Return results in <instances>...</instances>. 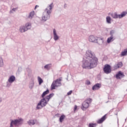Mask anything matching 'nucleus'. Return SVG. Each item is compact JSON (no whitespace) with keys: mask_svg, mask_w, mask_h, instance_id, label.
Returning a JSON list of instances; mask_svg holds the SVG:
<instances>
[{"mask_svg":"<svg viewBox=\"0 0 127 127\" xmlns=\"http://www.w3.org/2000/svg\"><path fill=\"white\" fill-rule=\"evenodd\" d=\"M53 7H54V4H53V3H51L45 9L42 15V21H47L50 18V15L52 13Z\"/></svg>","mask_w":127,"mask_h":127,"instance_id":"nucleus-3","label":"nucleus"},{"mask_svg":"<svg viewBox=\"0 0 127 127\" xmlns=\"http://www.w3.org/2000/svg\"><path fill=\"white\" fill-rule=\"evenodd\" d=\"M51 67V64H46L44 66V68L46 69L47 70H49Z\"/></svg>","mask_w":127,"mask_h":127,"instance_id":"nucleus-32","label":"nucleus"},{"mask_svg":"<svg viewBox=\"0 0 127 127\" xmlns=\"http://www.w3.org/2000/svg\"><path fill=\"white\" fill-rule=\"evenodd\" d=\"M3 60L2 59V58L0 56V67H3Z\"/></svg>","mask_w":127,"mask_h":127,"instance_id":"nucleus-30","label":"nucleus"},{"mask_svg":"<svg viewBox=\"0 0 127 127\" xmlns=\"http://www.w3.org/2000/svg\"><path fill=\"white\" fill-rule=\"evenodd\" d=\"M72 92L73 91L72 90H70L68 92H67L68 96H70V95H71V94H72Z\"/></svg>","mask_w":127,"mask_h":127,"instance_id":"nucleus-37","label":"nucleus"},{"mask_svg":"<svg viewBox=\"0 0 127 127\" xmlns=\"http://www.w3.org/2000/svg\"><path fill=\"white\" fill-rule=\"evenodd\" d=\"M23 124V119L21 118L18 117L16 119V127H20Z\"/></svg>","mask_w":127,"mask_h":127,"instance_id":"nucleus-11","label":"nucleus"},{"mask_svg":"<svg viewBox=\"0 0 127 127\" xmlns=\"http://www.w3.org/2000/svg\"><path fill=\"white\" fill-rule=\"evenodd\" d=\"M1 101H2V99H1V98H0V103L1 102Z\"/></svg>","mask_w":127,"mask_h":127,"instance_id":"nucleus-39","label":"nucleus"},{"mask_svg":"<svg viewBox=\"0 0 127 127\" xmlns=\"http://www.w3.org/2000/svg\"><path fill=\"white\" fill-rule=\"evenodd\" d=\"M92 102V99L91 98H88L82 103V107H81V109L82 111H86L88 108H89V104Z\"/></svg>","mask_w":127,"mask_h":127,"instance_id":"nucleus-7","label":"nucleus"},{"mask_svg":"<svg viewBox=\"0 0 127 127\" xmlns=\"http://www.w3.org/2000/svg\"><path fill=\"white\" fill-rule=\"evenodd\" d=\"M127 49H125L123 51L121 52L120 55L121 57H123V56H127Z\"/></svg>","mask_w":127,"mask_h":127,"instance_id":"nucleus-22","label":"nucleus"},{"mask_svg":"<svg viewBox=\"0 0 127 127\" xmlns=\"http://www.w3.org/2000/svg\"><path fill=\"white\" fill-rule=\"evenodd\" d=\"M14 126H16V120H11L10 127H14Z\"/></svg>","mask_w":127,"mask_h":127,"instance_id":"nucleus-25","label":"nucleus"},{"mask_svg":"<svg viewBox=\"0 0 127 127\" xmlns=\"http://www.w3.org/2000/svg\"><path fill=\"white\" fill-rule=\"evenodd\" d=\"M112 18L117 19V18H120V14H118L116 12L111 14Z\"/></svg>","mask_w":127,"mask_h":127,"instance_id":"nucleus-17","label":"nucleus"},{"mask_svg":"<svg viewBox=\"0 0 127 127\" xmlns=\"http://www.w3.org/2000/svg\"><path fill=\"white\" fill-rule=\"evenodd\" d=\"M14 81H15V76L13 75L10 76L8 78L7 81L6 82V87L8 88L11 86V84L13 83Z\"/></svg>","mask_w":127,"mask_h":127,"instance_id":"nucleus-8","label":"nucleus"},{"mask_svg":"<svg viewBox=\"0 0 127 127\" xmlns=\"http://www.w3.org/2000/svg\"><path fill=\"white\" fill-rule=\"evenodd\" d=\"M103 71L105 74H110L112 72V67L110 64H105L103 68Z\"/></svg>","mask_w":127,"mask_h":127,"instance_id":"nucleus-9","label":"nucleus"},{"mask_svg":"<svg viewBox=\"0 0 127 127\" xmlns=\"http://www.w3.org/2000/svg\"><path fill=\"white\" fill-rule=\"evenodd\" d=\"M64 119H65V116L62 115L60 117V123H62V122H63V120H64Z\"/></svg>","mask_w":127,"mask_h":127,"instance_id":"nucleus-33","label":"nucleus"},{"mask_svg":"<svg viewBox=\"0 0 127 127\" xmlns=\"http://www.w3.org/2000/svg\"><path fill=\"white\" fill-rule=\"evenodd\" d=\"M34 14H35L34 11H32L30 12L28 15L29 18H30V19H32L33 16H34Z\"/></svg>","mask_w":127,"mask_h":127,"instance_id":"nucleus-26","label":"nucleus"},{"mask_svg":"<svg viewBox=\"0 0 127 127\" xmlns=\"http://www.w3.org/2000/svg\"><path fill=\"white\" fill-rule=\"evenodd\" d=\"M53 35H54V40L55 41H57V40H59V36L57 35V32L56 31V29H53Z\"/></svg>","mask_w":127,"mask_h":127,"instance_id":"nucleus-13","label":"nucleus"},{"mask_svg":"<svg viewBox=\"0 0 127 127\" xmlns=\"http://www.w3.org/2000/svg\"><path fill=\"white\" fill-rule=\"evenodd\" d=\"M96 124H90L89 125V127H96Z\"/></svg>","mask_w":127,"mask_h":127,"instance_id":"nucleus-35","label":"nucleus"},{"mask_svg":"<svg viewBox=\"0 0 127 127\" xmlns=\"http://www.w3.org/2000/svg\"><path fill=\"white\" fill-rule=\"evenodd\" d=\"M15 11H16V8L12 7V6L11 7V10H10V13H15Z\"/></svg>","mask_w":127,"mask_h":127,"instance_id":"nucleus-28","label":"nucleus"},{"mask_svg":"<svg viewBox=\"0 0 127 127\" xmlns=\"http://www.w3.org/2000/svg\"><path fill=\"white\" fill-rule=\"evenodd\" d=\"M116 33V30H111L110 32V36H114V35Z\"/></svg>","mask_w":127,"mask_h":127,"instance_id":"nucleus-31","label":"nucleus"},{"mask_svg":"<svg viewBox=\"0 0 127 127\" xmlns=\"http://www.w3.org/2000/svg\"><path fill=\"white\" fill-rule=\"evenodd\" d=\"M102 87L101 83H96L92 87L93 91H97Z\"/></svg>","mask_w":127,"mask_h":127,"instance_id":"nucleus-14","label":"nucleus"},{"mask_svg":"<svg viewBox=\"0 0 127 127\" xmlns=\"http://www.w3.org/2000/svg\"><path fill=\"white\" fill-rule=\"evenodd\" d=\"M98 63L99 61L95 53L90 50H87L83 59L82 67L84 69H93L97 67Z\"/></svg>","mask_w":127,"mask_h":127,"instance_id":"nucleus-1","label":"nucleus"},{"mask_svg":"<svg viewBox=\"0 0 127 127\" xmlns=\"http://www.w3.org/2000/svg\"><path fill=\"white\" fill-rule=\"evenodd\" d=\"M76 110H77V106L75 105L74 107V111H76Z\"/></svg>","mask_w":127,"mask_h":127,"instance_id":"nucleus-38","label":"nucleus"},{"mask_svg":"<svg viewBox=\"0 0 127 127\" xmlns=\"http://www.w3.org/2000/svg\"><path fill=\"white\" fill-rule=\"evenodd\" d=\"M21 71H22V68L21 66H19L18 68L17 72L19 73L20 72H21Z\"/></svg>","mask_w":127,"mask_h":127,"instance_id":"nucleus-34","label":"nucleus"},{"mask_svg":"<svg viewBox=\"0 0 127 127\" xmlns=\"http://www.w3.org/2000/svg\"><path fill=\"white\" fill-rule=\"evenodd\" d=\"M53 96H54V93H51L46 96L45 98H43V99H42L38 103L36 107L37 110H40V109H42L43 107H45L46 105L48 104V102L50 101V99H51Z\"/></svg>","mask_w":127,"mask_h":127,"instance_id":"nucleus-4","label":"nucleus"},{"mask_svg":"<svg viewBox=\"0 0 127 127\" xmlns=\"http://www.w3.org/2000/svg\"><path fill=\"white\" fill-rule=\"evenodd\" d=\"M85 84L86 85H90V84H91V82L89 80H86Z\"/></svg>","mask_w":127,"mask_h":127,"instance_id":"nucleus-36","label":"nucleus"},{"mask_svg":"<svg viewBox=\"0 0 127 127\" xmlns=\"http://www.w3.org/2000/svg\"><path fill=\"white\" fill-rule=\"evenodd\" d=\"M61 81H62L61 78L54 81L51 85V89L55 90V88H58V87H60V86L62 85L61 84Z\"/></svg>","mask_w":127,"mask_h":127,"instance_id":"nucleus-6","label":"nucleus"},{"mask_svg":"<svg viewBox=\"0 0 127 127\" xmlns=\"http://www.w3.org/2000/svg\"><path fill=\"white\" fill-rule=\"evenodd\" d=\"M127 14V11H123L121 13V14H119V18H123V17H125L126 15Z\"/></svg>","mask_w":127,"mask_h":127,"instance_id":"nucleus-23","label":"nucleus"},{"mask_svg":"<svg viewBox=\"0 0 127 127\" xmlns=\"http://www.w3.org/2000/svg\"><path fill=\"white\" fill-rule=\"evenodd\" d=\"M38 81L39 85H41V84H42V83H43V80L40 76H38Z\"/></svg>","mask_w":127,"mask_h":127,"instance_id":"nucleus-29","label":"nucleus"},{"mask_svg":"<svg viewBox=\"0 0 127 127\" xmlns=\"http://www.w3.org/2000/svg\"><path fill=\"white\" fill-rule=\"evenodd\" d=\"M36 7H37V5H36V6H35V8H36Z\"/></svg>","mask_w":127,"mask_h":127,"instance_id":"nucleus-41","label":"nucleus"},{"mask_svg":"<svg viewBox=\"0 0 127 127\" xmlns=\"http://www.w3.org/2000/svg\"><path fill=\"white\" fill-rule=\"evenodd\" d=\"M125 77V74L122 71H120L116 74V78L117 79H122Z\"/></svg>","mask_w":127,"mask_h":127,"instance_id":"nucleus-12","label":"nucleus"},{"mask_svg":"<svg viewBox=\"0 0 127 127\" xmlns=\"http://www.w3.org/2000/svg\"><path fill=\"white\" fill-rule=\"evenodd\" d=\"M96 43H97L99 45H103L104 44V38H99L96 39Z\"/></svg>","mask_w":127,"mask_h":127,"instance_id":"nucleus-16","label":"nucleus"},{"mask_svg":"<svg viewBox=\"0 0 127 127\" xmlns=\"http://www.w3.org/2000/svg\"><path fill=\"white\" fill-rule=\"evenodd\" d=\"M27 123L29 126H33L35 125V120H30L27 122Z\"/></svg>","mask_w":127,"mask_h":127,"instance_id":"nucleus-24","label":"nucleus"},{"mask_svg":"<svg viewBox=\"0 0 127 127\" xmlns=\"http://www.w3.org/2000/svg\"><path fill=\"white\" fill-rule=\"evenodd\" d=\"M31 28V23H26L25 25L21 26L19 28V31L21 33H23V32H25V31H27V30L30 29Z\"/></svg>","mask_w":127,"mask_h":127,"instance_id":"nucleus-5","label":"nucleus"},{"mask_svg":"<svg viewBox=\"0 0 127 127\" xmlns=\"http://www.w3.org/2000/svg\"><path fill=\"white\" fill-rule=\"evenodd\" d=\"M34 87V80L31 79L29 83V88L30 90H32Z\"/></svg>","mask_w":127,"mask_h":127,"instance_id":"nucleus-15","label":"nucleus"},{"mask_svg":"<svg viewBox=\"0 0 127 127\" xmlns=\"http://www.w3.org/2000/svg\"><path fill=\"white\" fill-rule=\"evenodd\" d=\"M88 40L89 42H91L92 43H96L97 42V37L93 35L89 36Z\"/></svg>","mask_w":127,"mask_h":127,"instance_id":"nucleus-10","label":"nucleus"},{"mask_svg":"<svg viewBox=\"0 0 127 127\" xmlns=\"http://www.w3.org/2000/svg\"><path fill=\"white\" fill-rule=\"evenodd\" d=\"M49 94V90L47 89L46 91H44L43 94H42V98H45V96Z\"/></svg>","mask_w":127,"mask_h":127,"instance_id":"nucleus-27","label":"nucleus"},{"mask_svg":"<svg viewBox=\"0 0 127 127\" xmlns=\"http://www.w3.org/2000/svg\"><path fill=\"white\" fill-rule=\"evenodd\" d=\"M115 40V38L114 36H110V37L108 38L107 42V43H111V42H113Z\"/></svg>","mask_w":127,"mask_h":127,"instance_id":"nucleus-20","label":"nucleus"},{"mask_svg":"<svg viewBox=\"0 0 127 127\" xmlns=\"http://www.w3.org/2000/svg\"><path fill=\"white\" fill-rule=\"evenodd\" d=\"M106 120V115H104L103 117H102L100 119L97 120V124H102Z\"/></svg>","mask_w":127,"mask_h":127,"instance_id":"nucleus-18","label":"nucleus"},{"mask_svg":"<svg viewBox=\"0 0 127 127\" xmlns=\"http://www.w3.org/2000/svg\"><path fill=\"white\" fill-rule=\"evenodd\" d=\"M53 7H54V4H53V3H51L45 9L42 15V21H47L50 18V15L52 13Z\"/></svg>","mask_w":127,"mask_h":127,"instance_id":"nucleus-2","label":"nucleus"},{"mask_svg":"<svg viewBox=\"0 0 127 127\" xmlns=\"http://www.w3.org/2000/svg\"><path fill=\"white\" fill-rule=\"evenodd\" d=\"M122 66H123V63L119 62L115 65L114 68L115 69H118L119 68H121Z\"/></svg>","mask_w":127,"mask_h":127,"instance_id":"nucleus-19","label":"nucleus"},{"mask_svg":"<svg viewBox=\"0 0 127 127\" xmlns=\"http://www.w3.org/2000/svg\"><path fill=\"white\" fill-rule=\"evenodd\" d=\"M106 22L108 24H111L112 23V18L110 16L106 17Z\"/></svg>","mask_w":127,"mask_h":127,"instance_id":"nucleus-21","label":"nucleus"},{"mask_svg":"<svg viewBox=\"0 0 127 127\" xmlns=\"http://www.w3.org/2000/svg\"><path fill=\"white\" fill-rule=\"evenodd\" d=\"M36 7H37V5H36V6H35V8H36Z\"/></svg>","mask_w":127,"mask_h":127,"instance_id":"nucleus-40","label":"nucleus"}]
</instances>
